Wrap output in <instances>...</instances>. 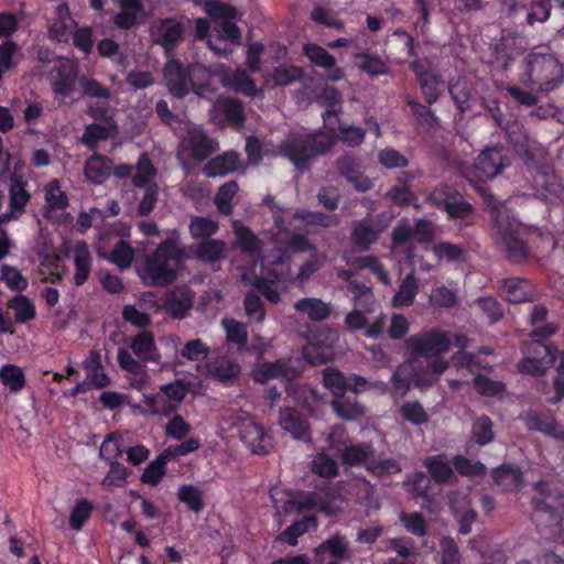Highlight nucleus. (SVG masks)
Here are the masks:
<instances>
[{
	"instance_id": "1",
	"label": "nucleus",
	"mask_w": 564,
	"mask_h": 564,
	"mask_svg": "<svg viewBox=\"0 0 564 564\" xmlns=\"http://www.w3.org/2000/svg\"><path fill=\"white\" fill-rule=\"evenodd\" d=\"M184 260V250L177 237H167L148 254L140 278L148 286L163 288L177 279V271Z\"/></svg>"
},
{
	"instance_id": "2",
	"label": "nucleus",
	"mask_w": 564,
	"mask_h": 564,
	"mask_svg": "<svg viewBox=\"0 0 564 564\" xmlns=\"http://www.w3.org/2000/svg\"><path fill=\"white\" fill-rule=\"evenodd\" d=\"M521 83L541 93L556 89L564 79V66L545 45L534 47L523 59Z\"/></svg>"
},
{
	"instance_id": "3",
	"label": "nucleus",
	"mask_w": 564,
	"mask_h": 564,
	"mask_svg": "<svg viewBox=\"0 0 564 564\" xmlns=\"http://www.w3.org/2000/svg\"><path fill=\"white\" fill-rule=\"evenodd\" d=\"M335 143L334 133L318 129L312 133L289 137L279 144V153L299 171H305L311 160L329 152Z\"/></svg>"
},
{
	"instance_id": "4",
	"label": "nucleus",
	"mask_w": 564,
	"mask_h": 564,
	"mask_svg": "<svg viewBox=\"0 0 564 564\" xmlns=\"http://www.w3.org/2000/svg\"><path fill=\"white\" fill-rule=\"evenodd\" d=\"M533 488L542 497L532 500V521L544 539H554L562 531L561 509H564V494L552 490L544 480L535 482Z\"/></svg>"
},
{
	"instance_id": "5",
	"label": "nucleus",
	"mask_w": 564,
	"mask_h": 564,
	"mask_svg": "<svg viewBox=\"0 0 564 564\" xmlns=\"http://www.w3.org/2000/svg\"><path fill=\"white\" fill-rule=\"evenodd\" d=\"M371 443L348 444L337 447L336 455L341 464L350 467L364 465L366 469L377 476L394 475L401 471L400 464L394 458L377 459Z\"/></svg>"
},
{
	"instance_id": "6",
	"label": "nucleus",
	"mask_w": 564,
	"mask_h": 564,
	"mask_svg": "<svg viewBox=\"0 0 564 564\" xmlns=\"http://www.w3.org/2000/svg\"><path fill=\"white\" fill-rule=\"evenodd\" d=\"M522 352L524 357L519 361L518 370L540 377L555 362L558 349L552 343L531 338L524 343Z\"/></svg>"
},
{
	"instance_id": "7",
	"label": "nucleus",
	"mask_w": 564,
	"mask_h": 564,
	"mask_svg": "<svg viewBox=\"0 0 564 564\" xmlns=\"http://www.w3.org/2000/svg\"><path fill=\"white\" fill-rule=\"evenodd\" d=\"M452 346V340L447 332L432 327L406 339V347L411 357L425 358L434 360L443 358Z\"/></svg>"
},
{
	"instance_id": "8",
	"label": "nucleus",
	"mask_w": 564,
	"mask_h": 564,
	"mask_svg": "<svg viewBox=\"0 0 564 564\" xmlns=\"http://www.w3.org/2000/svg\"><path fill=\"white\" fill-rule=\"evenodd\" d=\"M431 200L442 207L449 219L466 220L474 214V207L462 194L448 185L436 187L430 195Z\"/></svg>"
},
{
	"instance_id": "9",
	"label": "nucleus",
	"mask_w": 564,
	"mask_h": 564,
	"mask_svg": "<svg viewBox=\"0 0 564 564\" xmlns=\"http://www.w3.org/2000/svg\"><path fill=\"white\" fill-rule=\"evenodd\" d=\"M323 384L333 394L341 395L348 391L358 394L371 388V383L362 376L356 373L345 375L334 367H326L322 371Z\"/></svg>"
},
{
	"instance_id": "10",
	"label": "nucleus",
	"mask_w": 564,
	"mask_h": 564,
	"mask_svg": "<svg viewBox=\"0 0 564 564\" xmlns=\"http://www.w3.org/2000/svg\"><path fill=\"white\" fill-rule=\"evenodd\" d=\"M402 366L410 369L413 386L420 389L432 387L440 376L448 368V362L443 358L429 360L424 364L419 357H411Z\"/></svg>"
},
{
	"instance_id": "11",
	"label": "nucleus",
	"mask_w": 564,
	"mask_h": 564,
	"mask_svg": "<svg viewBox=\"0 0 564 564\" xmlns=\"http://www.w3.org/2000/svg\"><path fill=\"white\" fill-rule=\"evenodd\" d=\"M391 238L395 248L411 240L420 245L431 243L435 238V227L432 221L424 218L416 219L413 226L403 219L393 228Z\"/></svg>"
},
{
	"instance_id": "12",
	"label": "nucleus",
	"mask_w": 564,
	"mask_h": 564,
	"mask_svg": "<svg viewBox=\"0 0 564 564\" xmlns=\"http://www.w3.org/2000/svg\"><path fill=\"white\" fill-rule=\"evenodd\" d=\"M193 69L194 65H184L176 58L166 62L163 68V79L172 96L183 98L189 93V86L194 87Z\"/></svg>"
},
{
	"instance_id": "13",
	"label": "nucleus",
	"mask_w": 564,
	"mask_h": 564,
	"mask_svg": "<svg viewBox=\"0 0 564 564\" xmlns=\"http://www.w3.org/2000/svg\"><path fill=\"white\" fill-rule=\"evenodd\" d=\"M77 78V65L66 58L52 67L47 75L52 91L62 97H69L75 91Z\"/></svg>"
},
{
	"instance_id": "14",
	"label": "nucleus",
	"mask_w": 564,
	"mask_h": 564,
	"mask_svg": "<svg viewBox=\"0 0 564 564\" xmlns=\"http://www.w3.org/2000/svg\"><path fill=\"white\" fill-rule=\"evenodd\" d=\"M509 159L503 155V148L489 147L481 151L474 165L480 178L491 180L509 166Z\"/></svg>"
},
{
	"instance_id": "15",
	"label": "nucleus",
	"mask_w": 564,
	"mask_h": 564,
	"mask_svg": "<svg viewBox=\"0 0 564 564\" xmlns=\"http://www.w3.org/2000/svg\"><path fill=\"white\" fill-rule=\"evenodd\" d=\"M195 292L188 286H175L165 293L163 297L164 311L175 319H183L192 310Z\"/></svg>"
},
{
	"instance_id": "16",
	"label": "nucleus",
	"mask_w": 564,
	"mask_h": 564,
	"mask_svg": "<svg viewBox=\"0 0 564 564\" xmlns=\"http://www.w3.org/2000/svg\"><path fill=\"white\" fill-rule=\"evenodd\" d=\"M184 150L196 161H204L217 151V142L200 128H191L181 142Z\"/></svg>"
},
{
	"instance_id": "17",
	"label": "nucleus",
	"mask_w": 564,
	"mask_h": 564,
	"mask_svg": "<svg viewBox=\"0 0 564 564\" xmlns=\"http://www.w3.org/2000/svg\"><path fill=\"white\" fill-rule=\"evenodd\" d=\"M185 25L176 17L161 19L155 26L154 43L164 47V50H174L184 39Z\"/></svg>"
},
{
	"instance_id": "18",
	"label": "nucleus",
	"mask_w": 564,
	"mask_h": 564,
	"mask_svg": "<svg viewBox=\"0 0 564 564\" xmlns=\"http://www.w3.org/2000/svg\"><path fill=\"white\" fill-rule=\"evenodd\" d=\"M552 8H554V6L550 0H514L509 8V14L513 19L523 14L527 23L533 25L534 22L546 21Z\"/></svg>"
},
{
	"instance_id": "19",
	"label": "nucleus",
	"mask_w": 564,
	"mask_h": 564,
	"mask_svg": "<svg viewBox=\"0 0 564 564\" xmlns=\"http://www.w3.org/2000/svg\"><path fill=\"white\" fill-rule=\"evenodd\" d=\"M302 51L313 65L328 72L329 80L338 82L344 78V69L336 66V58L326 48L315 43H305Z\"/></svg>"
},
{
	"instance_id": "20",
	"label": "nucleus",
	"mask_w": 564,
	"mask_h": 564,
	"mask_svg": "<svg viewBox=\"0 0 564 564\" xmlns=\"http://www.w3.org/2000/svg\"><path fill=\"white\" fill-rule=\"evenodd\" d=\"M241 441L253 454L265 455L271 448V437L263 426L252 420L243 422L239 427Z\"/></svg>"
},
{
	"instance_id": "21",
	"label": "nucleus",
	"mask_w": 564,
	"mask_h": 564,
	"mask_svg": "<svg viewBox=\"0 0 564 564\" xmlns=\"http://www.w3.org/2000/svg\"><path fill=\"white\" fill-rule=\"evenodd\" d=\"M523 421L530 431L541 432L555 440H564V430L560 429L555 417L547 410H530Z\"/></svg>"
},
{
	"instance_id": "22",
	"label": "nucleus",
	"mask_w": 564,
	"mask_h": 564,
	"mask_svg": "<svg viewBox=\"0 0 564 564\" xmlns=\"http://www.w3.org/2000/svg\"><path fill=\"white\" fill-rule=\"evenodd\" d=\"M338 174L351 183L357 191L367 192L371 188V181L360 171L358 160L352 153L340 155L335 162Z\"/></svg>"
},
{
	"instance_id": "23",
	"label": "nucleus",
	"mask_w": 564,
	"mask_h": 564,
	"mask_svg": "<svg viewBox=\"0 0 564 564\" xmlns=\"http://www.w3.org/2000/svg\"><path fill=\"white\" fill-rule=\"evenodd\" d=\"M117 361L119 367L128 373L130 386L138 391L143 390L149 380L145 366L123 347L118 348Z\"/></svg>"
},
{
	"instance_id": "24",
	"label": "nucleus",
	"mask_w": 564,
	"mask_h": 564,
	"mask_svg": "<svg viewBox=\"0 0 564 564\" xmlns=\"http://www.w3.org/2000/svg\"><path fill=\"white\" fill-rule=\"evenodd\" d=\"M279 424L294 438L303 442L312 441L308 421L299 410L289 406L281 409Z\"/></svg>"
},
{
	"instance_id": "25",
	"label": "nucleus",
	"mask_w": 564,
	"mask_h": 564,
	"mask_svg": "<svg viewBox=\"0 0 564 564\" xmlns=\"http://www.w3.org/2000/svg\"><path fill=\"white\" fill-rule=\"evenodd\" d=\"M297 371L284 359L264 361L253 370V380L258 383H265L270 379L293 380Z\"/></svg>"
},
{
	"instance_id": "26",
	"label": "nucleus",
	"mask_w": 564,
	"mask_h": 564,
	"mask_svg": "<svg viewBox=\"0 0 564 564\" xmlns=\"http://www.w3.org/2000/svg\"><path fill=\"white\" fill-rule=\"evenodd\" d=\"M130 348L142 362H159L160 350L151 330L142 329L131 338Z\"/></svg>"
},
{
	"instance_id": "27",
	"label": "nucleus",
	"mask_w": 564,
	"mask_h": 564,
	"mask_svg": "<svg viewBox=\"0 0 564 564\" xmlns=\"http://www.w3.org/2000/svg\"><path fill=\"white\" fill-rule=\"evenodd\" d=\"M533 188L541 196L558 197L564 186L561 177L555 173L553 167L544 165L541 166L533 176Z\"/></svg>"
},
{
	"instance_id": "28",
	"label": "nucleus",
	"mask_w": 564,
	"mask_h": 564,
	"mask_svg": "<svg viewBox=\"0 0 564 564\" xmlns=\"http://www.w3.org/2000/svg\"><path fill=\"white\" fill-rule=\"evenodd\" d=\"M239 165V153L236 151H227L210 159L203 167V174L207 177H223L237 171Z\"/></svg>"
},
{
	"instance_id": "29",
	"label": "nucleus",
	"mask_w": 564,
	"mask_h": 564,
	"mask_svg": "<svg viewBox=\"0 0 564 564\" xmlns=\"http://www.w3.org/2000/svg\"><path fill=\"white\" fill-rule=\"evenodd\" d=\"M112 171V160L106 155L95 152L90 155L84 165L86 180L95 185L104 184Z\"/></svg>"
},
{
	"instance_id": "30",
	"label": "nucleus",
	"mask_w": 564,
	"mask_h": 564,
	"mask_svg": "<svg viewBox=\"0 0 564 564\" xmlns=\"http://www.w3.org/2000/svg\"><path fill=\"white\" fill-rule=\"evenodd\" d=\"M491 477L494 482L505 491L520 489L524 481L521 468L514 464H502L494 468Z\"/></svg>"
},
{
	"instance_id": "31",
	"label": "nucleus",
	"mask_w": 564,
	"mask_h": 564,
	"mask_svg": "<svg viewBox=\"0 0 564 564\" xmlns=\"http://www.w3.org/2000/svg\"><path fill=\"white\" fill-rule=\"evenodd\" d=\"M502 292L510 303L529 302L534 295L532 283L527 279L517 276L502 280Z\"/></svg>"
},
{
	"instance_id": "32",
	"label": "nucleus",
	"mask_w": 564,
	"mask_h": 564,
	"mask_svg": "<svg viewBox=\"0 0 564 564\" xmlns=\"http://www.w3.org/2000/svg\"><path fill=\"white\" fill-rule=\"evenodd\" d=\"M423 465L427 469L431 479L440 485L449 484L455 478L454 470L444 454L426 457Z\"/></svg>"
},
{
	"instance_id": "33",
	"label": "nucleus",
	"mask_w": 564,
	"mask_h": 564,
	"mask_svg": "<svg viewBox=\"0 0 564 564\" xmlns=\"http://www.w3.org/2000/svg\"><path fill=\"white\" fill-rule=\"evenodd\" d=\"M74 283L77 286L84 285L91 271V254L85 241H78L74 249Z\"/></svg>"
},
{
	"instance_id": "34",
	"label": "nucleus",
	"mask_w": 564,
	"mask_h": 564,
	"mask_svg": "<svg viewBox=\"0 0 564 564\" xmlns=\"http://www.w3.org/2000/svg\"><path fill=\"white\" fill-rule=\"evenodd\" d=\"M332 406L338 417L351 421L365 414V406L357 400V394L347 395V393L334 397Z\"/></svg>"
},
{
	"instance_id": "35",
	"label": "nucleus",
	"mask_w": 564,
	"mask_h": 564,
	"mask_svg": "<svg viewBox=\"0 0 564 564\" xmlns=\"http://www.w3.org/2000/svg\"><path fill=\"white\" fill-rule=\"evenodd\" d=\"M447 89L459 112L463 113L470 109L473 87L465 77L452 78L447 84Z\"/></svg>"
},
{
	"instance_id": "36",
	"label": "nucleus",
	"mask_w": 564,
	"mask_h": 564,
	"mask_svg": "<svg viewBox=\"0 0 564 564\" xmlns=\"http://www.w3.org/2000/svg\"><path fill=\"white\" fill-rule=\"evenodd\" d=\"M83 368L87 371V379L97 389H104L110 384L109 376L104 371L101 355L93 349L83 361Z\"/></svg>"
},
{
	"instance_id": "37",
	"label": "nucleus",
	"mask_w": 564,
	"mask_h": 564,
	"mask_svg": "<svg viewBox=\"0 0 564 564\" xmlns=\"http://www.w3.org/2000/svg\"><path fill=\"white\" fill-rule=\"evenodd\" d=\"M227 256L226 242L219 239L202 240L195 249V258L205 263H215Z\"/></svg>"
},
{
	"instance_id": "38",
	"label": "nucleus",
	"mask_w": 564,
	"mask_h": 564,
	"mask_svg": "<svg viewBox=\"0 0 564 564\" xmlns=\"http://www.w3.org/2000/svg\"><path fill=\"white\" fill-rule=\"evenodd\" d=\"M68 196L64 191H62L59 180H51L45 186L44 217L48 218V214L51 212L64 210L68 207Z\"/></svg>"
},
{
	"instance_id": "39",
	"label": "nucleus",
	"mask_w": 564,
	"mask_h": 564,
	"mask_svg": "<svg viewBox=\"0 0 564 564\" xmlns=\"http://www.w3.org/2000/svg\"><path fill=\"white\" fill-rule=\"evenodd\" d=\"M328 553L332 557L345 560L349 557V541L345 535L334 534L314 549V554L321 556Z\"/></svg>"
},
{
	"instance_id": "40",
	"label": "nucleus",
	"mask_w": 564,
	"mask_h": 564,
	"mask_svg": "<svg viewBox=\"0 0 564 564\" xmlns=\"http://www.w3.org/2000/svg\"><path fill=\"white\" fill-rule=\"evenodd\" d=\"M294 307L297 312L306 314L314 322L325 321L332 313L330 305L316 297L301 299L295 302Z\"/></svg>"
},
{
	"instance_id": "41",
	"label": "nucleus",
	"mask_w": 564,
	"mask_h": 564,
	"mask_svg": "<svg viewBox=\"0 0 564 564\" xmlns=\"http://www.w3.org/2000/svg\"><path fill=\"white\" fill-rule=\"evenodd\" d=\"M502 245L509 261L520 263L528 258V246L514 231L505 230L502 232Z\"/></svg>"
},
{
	"instance_id": "42",
	"label": "nucleus",
	"mask_w": 564,
	"mask_h": 564,
	"mask_svg": "<svg viewBox=\"0 0 564 564\" xmlns=\"http://www.w3.org/2000/svg\"><path fill=\"white\" fill-rule=\"evenodd\" d=\"M419 293V284L414 274L408 273L399 285V290L392 297V306L409 307L414 303V300Z\"/></svg>"
},
{
	"instance_id": "43",
	"label": "nucleus",
	"mask_w": 564,
	"mask_h": 564,
	"mask_svg": "<svg viewBox=\"0 0 564 564\" xmlns=\"http://www.w3.org/2000/svg\"><path fill=\"white\" fill-rule=\"evenodd\" d=\"M354 58L356 66L371 77L388 75L390 72L389 65L379 55L361 52L356 53Z\"/></svg>"
},
{
	"instance_id": "44",
	"label": "nucleus",
	"mask_w": 564,
	"mask_h": 564,
	"mask_svg": "<svg viewBox=\"0 0 564 564\" xmlns=\"http://www.w3.org/2000/svg\"><path fill=\"white\" fill-rule=\"evenodd\" d=\"M210 376L218 381L226 383L235 379L241 371L240 365L227 357H219L215 361L207 365Z\"/></svg>"
},
{
	"instance_id": "45",
	"label": "nucleus",
	"mask_w": 564,
	"mask_h": 564,
	"mask_svg": "<svg viewBox=\"0 0 564 564\" xmlns=\"http://www.w3.org/2000/svg\"><path fill=\"white\" fill-rule=\"evenodd\" d=\"M234 232L237 238L238 247L242 253L256 254L261 250V241L259 237L250 229V227L234 223Z\"/></svg>"
},
{
	"instance_id": "46",
	"label": "nucleus",
	"mask_w": 564,
	"mask_h": 564,
	"mask_svg": "<svg viewBox=\"0 0 564 564\" xmlns=\"http://www.w3.org/2000/svg\"><path fill=\"white\" fill-rule=\"evenodd\" d=\"M378 239V231L366 220L357 221L351 231V241L360 251H368Z\"/></svg>"
},
{
	"instance_id": "47",
	"label": "nucleus",
	"mask_w": 564,
	"mask_h": 564,
	"mask_svg": "<svg viewBox=\"0 0 564 564\" xmlns=\"http://www.w3.org/2000/svg\"><path fill=\"white\" fill-rule=\"evenodd\" d=\"M170 462L164 452L160 453L143 470L140 480L142 484L156 487L166 474V465Z\"/></svg>"
},
{
	"instance_id": "48",
	"label": "nucleus",
	"mask_w": 564,
	"mask_h": 564,
	"mask_svg": "<svg viewBox=\"0 0 564 564\" xmlns=\"http://www.w3.org/2000/svg\"><path fill=\"white\" fill-rule=\"evenodd\" d=\"M219 230V224L204 216H193L189 221L188 231L193 239H213Z\"/></svg>"
},
{
	"instance_id": "49",
	"label": "nucleus",
	"mask_w": 564,
	"mask_h": 564,
	"mask_svg": "<svg viewBox=\"0 0 564 564\" xmlns=\"http://www.w3.org/2000/svg\"><path fill=\"white\" fill-rule=\"evenodd\" d=\"M28 182L22 176L13 174L9 189L10 207L14 210H23L30 202L31 195L26 191Z\"/></svg>"
},
{
	"instance_id": "50",
	"label": "nucleus",
	"mask_w": 564,
	"mask_h": 564,
	"mask_svg": "<svg viewBox=\"0 0 564 564\" xmlns=\"http://www.w3.org/2000/svg\"><path fill=\"white\" fill-rule=\"evenodd\" d=\"M135 169L137 173L132 176V183L134 187L141 188L154 183L153 178L155 177L158 171L148 153L143 152L140 154Z\"/></svg>"
},
{
	"instance_id": "51",
	"label": "nucleus",
	"mask_w": 564,
	"mask_h": 564,
	"mask_svg": "<svg viewBox=\"0 0 564 564\" xmlns=\"http://www.w3.org/2000/svg\"><path fill=\"white\" fill-rule=\"evenodd\" d=\"M471 437L479 446H485L494 441V422L488 415L484 414L474 421L471 425Z\"/></svg>"
},
{
	"instance_id": "52",
	"label": "nucleus",
	"mask_w": 564,
	"mask_h": 564,
	"mask_svg": "<svg viewBox=\"0 0 564 564\" xmlns=\"http://www.w3.org/2000/svg\"><path fill=\"white\" fill-rule=\"evenodd\" d=\"M8 306L14 311L17 323L25 324L36 317L35 305L25 295L13 296Z\"/></svg>"
},
{
	"instance_id": "53",
	"label": "nucleus",
	"mask_w": 564,
	"mask_h": 564,
	"mask_svg": "<svg viewBox=\"0 0 564 564\" xmlns=\"http://www.w3.org/2000/svg\"><path fill=\"white\" fill-rule=\"evenodd\" d=\"M452 464L457 474L463 477H482L487 473V467L484 463L479 460L473 462L460 454L452 458Z\"/></svg>"
},
{
	"instance_id": "54",
	"label": "nucleus",
	"mask_w": 564,
	"mask_h": 564,
	"mask_svg": "<svg viewBox=\"0 0 564 564\" xmlns=\"http://www.w3.org/2000/svg\"><path fill=\"white\" fill-rule=\"evenodd\" d=\"M443 83V77L437 73L431 74L417 82L424 100L429 106L435 104L440 99Z\"/></svg>"
},
{
	"instance_id": "55",
	"label": "nucleus",
	"mask_w": 564,
	"mask_h": 564,
	"mask_svg": "<svg viewBox=\"0 0 564 564\" xmlns=\"http://www.w3.org/2000/svg\"><path fill=\"white\" fill-rule=\"evenodd\" d=\"M177 499L186 505L187 509L193 512H200L204 509L203 494L195 485H182L177 490Z\"/></svg>"
},
{
	"instance_id": "56",
	"label": "nucleus",
	"mask_w": 564,
	"mask_h": 564,
	"mask_svg": "<svg viewBox=\"0 0 564 564\" xmlns=\"http://www.w3.org/2000/svg\"><path fill=\"white\" fill-rule=\"evenodd\" d=\"M317 507V494L314 491L300 492L295 497L284 502L285 512L302 513L304 511L314 510Z\"/></svg>"
},
{
	"instance_id": "57",
	"label": "nucleus",
	"mask_w": 564,
	"mask_h": 564,
	"mask_svg": "<svg viewBox=\"0 0 564 564\" xmlns=\"http://www.w3.org/2000/svg\"><path fill=\"white\" fill-rule=\"evenodd\" d=\"M0 379L2 383L10 389L11 392L21 391L26 383L23 370L11 364L2 366L0 369Z\"/></svg>"
},
{
	"instance_id": "58",
	"label": "nucleus",
	"mask_w": 564,
	"mask_h": 564,
	"mask_svg": "<svg viewBox=\"0 0 564 564\" xmlns=\"http://www.w3.org/2000/svg\"><path fill=\"white\" fill-rule=\"evenodd\" d=\"M228 85L237 93H241L248 97H254L258 94L256 82L242 69H236L228 78Z\"/></svg>"
},
{
	"instance_id": "59",
	"label": "nucleus",
	"mask_w": 564,
	"mask_h": 564,
	"mask_svg": "<svg viewBox=\"0 0 564 564\" xmlns=\"http://www.w3.org/2000/svg\"><path fill=\"white\" fill-rule=\"evenodd\" d=\"M93 510L94 503L90 500L86 498L78 499L70 510V528L76 531H80L84 528L86 521L90 518Z\"/></svg>"
},
{
	"instance_id": "60",
	"label": "nucleus",
	"mask_w": 564,
	"mask_h": 564,
	"mask_svg": "<svg viewBox=\"0 0 564 564\" xmlns=\"http://www.w3.org/2000/svg\"><path fill=\"white\" fill-rule=\"evenodd\" d=\"M238 189L239 186L236 181H228L218 188L215 204L221 214L230 215L232 213L231 202Z\"/></svg>"
},
{
	"instance_id": "61",
	"label": "nucleus",
	"mask_w": 564,
	"mask_h": 564,
	"mask_svg": "<svg viewBox=\"0 0 564 564\" xmlns=\"http://www.w3.org/2000/svg\"><path fill=\"white\" fill-rule=\"evenodd\" d=\"M473 384L476 391L482 397H497L506 391V384L502 381L492 380L481 373L474 376Z\"/></svg>"
},
{
	"instance_id": "62",
	"label": "nucleus",
	"mask_w": 564,
	"mask_h": 564,
	"mask_svg": "<svg viewBox=\"0 0 564 564\" xmlns=\"http://www.w3.org/2000/svg\"><path fill=\"white\" fill-rule=\"evenodd\" d=\"M406 106L409 107L411 113L415 117L417 126L429 129L436 126L437 118L429 105L426 106L409 98L406 99Z\"/></svg>"
},
{
	"instance_id": "63",
	"label": "nucleus",
	"mask_w": 564,
	"mask_h": 564,
	"mask_svg": "<svg viewBox=\"0 0 564 564\" xmlns=\"http://www.w3.org/2000/svg\"><path fill=\"white\" fill-rule=\"evenodd\" d=\"M400 415L413 425H423L429 422V414L419 401H406L399 409Z\"/></svg>"
},
{
	"instance_id": "64",
	"label": "nucleus",
	"mask_w": 564,
	"mask_h": 564,
	"mask_svg": "<svg viewBox=\"0 0 564 564\" xmlns=\"http://www.w3.org/2000/svg\"><path fill=\"white\" fill-rule=\"evenodd\" d=\"M109 137V128L99 123H90L85 127L80 141L89 150L94 151L98 148L99 142L108 140Z\"/></svg>"
}]
</instances>
